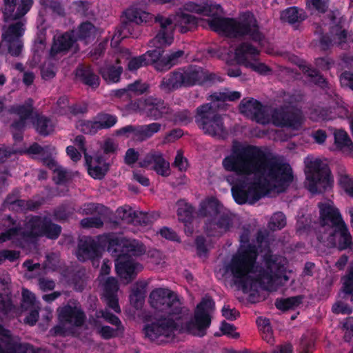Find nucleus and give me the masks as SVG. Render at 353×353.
<instances>
[{"label": "nucleus", "mask_w": 353, "mask_h": 353, "mask_svg": "<svg viewBox=\"0 0 353 353\" xmlns=\"http://www.w3.org/2000/svg\"><path fill=\"white\" fill-rule=\"evenodd\" d=\"M214 308L212 298L205 296L196 305L194 319L189 320V314L181 306L176 293L156 288V344L159 343L161 336L171 338L175 332L203 336L211 325L210 312Z\"/></svg>", "instance_id": "obj_1"}, {"label": "nucleus", "mask_w": 353, "mask_h": 353, "mask_svg": "<svg viewBox=\"0 0 353 353\" xmlns=\"http://www.w3.org/2000/svg\"><path fill=\"white\" fill-rule=\"evenodd\" d=\"M258 249L256 245H243L234 254L226 266L232 276L234 283L244 293L252 290L256 283L267 291L274 288L279 279H289L286 275V259L268 250L262 255L263 266L256 265Z\"/></svg>", "instance_id": "obj_2"}, {"label": "nucleus", "mask_w": 353, "mask_h": 353, "mask_svg": "<svg viewBox=\"0 0 353 353\" xmlns=\"http://www.w3.org/2000/svg\"><path fill=\"white\" fill-rule=\"evenodd\" d=\"M222 166L239 176L259 174L279 185L288 184L293 180L288 163L279 161L259 146L243 145L236 141L232 143L230 154L223 158Z\"/></svg>", "instance_id": "obj_3"}, {"label": "nucleus", "mask_w": 353, "mask_h": 353, "mask_svg": "<svg viewBox=\"0 0 353 353\" xmlns=\"http://www.w3.org/2000/svg\"><path fill=\"white\" fill-rule=\"evenodd\" d=\"M184 8L191 12L212 17L208 21L210 29L216 32L223 33L228 37L237 39L248 37L258 43L264 39L258 21L251 12H243L238 19H235L218 16L217 13L222 12V8L219 4H198L190 1L185 3Z\"/></svg>", "instance_id": "obj_4"}, {"label": "nucleus", "mask_w": 353, "mask_h": 353, "mask_svg": "<svg viewBox=\"0 0 353 353\" xmlns=\"http://www.w3.org/2000/svg\"><path fill=\"white\" fill-rule=\"evenodd\" d=\"M108 242V252L118 254L115 268L118 275L125 281L129 283L142 269L141 265L135 263L130 256L141 254L144 249L143 245L136 240L125 239L120 236L109 235L106 237Z\"/></svg>", "instance_id": "obj_5"}, {"label": "nucleus", "mask_w": 353, "mask_h": 353, "mask_svg": "<svg viewBox=\"0 0 353 353\" xmlns=\"http://www.w3.org/2000/svg\"><path fill=\"white\" fill-rule=\"evenodd\" d=\"M222 81L216 74L210 72L202 67L190 65L170 72L163 78L159 86L163 90L172 91L196 85H212Z\"/></svg>", "instance_id": "obj_6"}, {"label": "nucleus", "mask_w": 353, "mask_h": 353, "mask_svg": "<svg viewBox=\"0 0 353 353\" xmlns=\"http://www.w3.org/2000/svg\"><path fill=\"white\" fill-rule=\"evenodd\" d=\"M222 204L212 197L201 204L199 213L201 216L208 217L204 222L203 230L208 236L220 237L233 227V216L230 212H221Z\"/></svg>", "instance_id": "obj_7"}, {"label": "nucleus", "mask_w": 353, "mask_h": 353, "mask_svg": "<svg viewBox=\"0 0 353 353\" xmlns=\"http://www.w3.org/2000/svg\"><path fill=\"white\" fill-rule=\"evenodd\" d=\"M61 232L59 225L52 224L45 219L33 217L26 224L25 228L11 229L7 233L0 234V243L12 239L23 245L24 241H32L33 238L46 235L50 239H56Z\"/></svg>", "instance_id": "obj_8"}, {"label": "nucleus", "mask_w": 353, "mask_h": 353, "mask_svg": "<svg viewBox=\"0 0 353 353\" xmlns=\"http://www.w3.org/2000/svg\"><path fill=\"white\" fill-rule=\"evenodd\" d=\"M305 186L312 194H323L331 189L334 179L329 166L321 159L305 161Z\"/></svg>", "instance_id": "obj_9"}, {"label": "nucleus", "mask_w": 353, "mask_h": 353, "mask_svg": "<svg viewBox=\"0 0 353 353\" xmlns=\"http://www.w3.org/2000/svg\"><path fill=\"white\" fill-rule=\"evenodd\" d=\"M195 122L205 134L222 139L228 136L223 119L212 103H206L196 108Z\"/></svg>", "instance_id": "obj_10"}, {"label": "nucleus", "mask_w": 353, "mask_h": 353, "mask_svg": "<svg viewBox=\"0 0 353 353\" xmlns=\"http://www.w3.org/2000/svg\"><path fill=\"white\" fill-rule=\"evenodd\" d=\"M12 309V303L8 297V290L4 283L0 282V319ZM30 347L21 345L17 337L12 336L10 331L0 326V353H30Z\"/></svg>", "instance_id": "obj_11"}, {"label": "nucleus", "mask_w": 353, "mask_h": 353, "mask_svg": "<svg viewBox=\"0 0 353 353\" xmlns=\"http://www.w3.org/2000/svg\"><path fill=\"white\" fill-rule=\"evenodd\" d=\"M330 24L329 33L324 34L322 27L316 25L314 34L319 36V45L322 50H327L333 43L341 44L346 42L347 31L343 28L344 19L340 17L339 10H330L327 13Z\"/></svg>", "instance_id": "obj_12"}, {"label": "nucleus", "mask_w": 353, "mask_h": 353, "mask_svg": "<svg viewBox=\"0 0 353 353\" xmlns=\"http://www.w3.org/2000/svg\"><path fill=\"white\" fill-rule=\"evenodd\" d=\"M226 181L232 185V197L239 205L254 204L263 196V188L258 182H250L233 175H228Z\"/></svg>", "instance_id": "obj_13"}, {"label": "nucleus", "mask_w": 353, "mask_h": 353, "mask_svg": "<svg viewBox=\"0 0 353 353\" xmlns=\"http://www.w3.org/2000/svg\"><path fill=\"white\" fill-rule=\"evenodd\" d=\"M151 19L152 14L148 12L135 7L128 8L123 14L121 26L115 30L112 36L111 45L117 46L122 39L128 37L132 34V23L140 24L147 22Z\"/></svg>", "instance_id": "obj_14"}, {"label": "nucleus", "mask_w": 353, "mask_h": 353, "mask_svg": "<svg viewBox=\"0 0 353 353\" xmlns=\"http://www.w3.org/2000/svg\"><path fill=\"white\" fill-rule=\"evenodd\" d=\"M59 324L52 332L56 335H64L71 332L74 327L81 326L84 322L85 315L79 305H68L59 310Z\"/></svg>", "instance_id": "obj_15"}, {"label": "nucleus", "mask_w": 353, "mask_h": 353, "mask_svg": "<svg viewBox=\"0 0 353 353\" xmlns=\"http://www.w3.org/2000/svg\"><path fill=\"white\" fill-rule=\"evenodd\" d=\"M15 112L20 117L21 121L12 125L13 130H17L23 128L26 121L31 120L37 131L41 134L47 135L54 130L52 123L46 118L40 117L37 113L33 112L30 103L19 108Z\"/></svg>", "instance_id": "obj_16"}, {"label": "nucleus", "mask_w": 353, "mask_h": 353, "mask_svg": "<svg viewBox=\"0 0 353 353\" xmlns=\"http://www.w3.org/2000/svg\"><path fill=\"white\" fill-rule=\"evenodd\" d=\"M272 123L280 128L298 130L303 123V115L300 110L286 105L274 108L271 114Z\"/></svg>", "instance_id": "obj_17"}, {"label": "nucleus", "mask_w": 353, "mask_h": 353, "mask_svg": "<svg viewBox=\"0 0 353 353\" xmlns=\"http://www.w3.org/2000/svg\"><path fill=\"white\" fill-rule=\"evenodd\" d=\"M90 323L101 337L105 339L117 336L122 330L119 319L107 310L99 312L97 319L90 321Z\"/></svg>", "instance_id": "obj_18"}, {"label": "nucleus", "mask_w": 353, "mask_h": 353, "mask_svg": "<svg viewBox=\"0 0 353 353\" xmlns=\"http://www.w3.org/2000/svg\"><path fill=\"white\" fill-rule=\"evenodd\" d=\"M111 269V263L109 261H104L100 271L99 279L103 285V297L109 307L114 312H119L120 307L118 304L117 292L118 291V284L114 277L105 279V276L109 274Z\"/></svg>", "instance_id": "obj_19"}, {"label": "nucleus", "mask_w": 353, "mask_h": 353, "mask_svg": "<svg viewBox=\"0 0 353 353\" xmlns=\"http://www.w3.org/2000/svg\"><path fill=\"white\" fill-rule=\"evenodd\" d=\"M239 109L241 114L258 123L265 124L269 122L265 106L254 98H244L241 101Z\"/></svg>", "instance_id": "obj_20"}, {"label": "nucleus", "mask_w": 353, "mask_h": 353, "mask_svg": "<svg viewBox=\"0 0 353 353\" xmlns=\"http://www.w3.org/2000/svg\"><path fill=\"white\" fill-rule=\"evenodd\" d=\"M84 141L85 139L83 136H77L75 138L74 143L79 145L81 150L84 152L88 174L94 179H102L109 170V164L102 157H95L92 158L89 156L86 152Z\"/></svg>", "instance_id": "obj_21"}, {"label": "nucleus", "mask_w": 353, "mask_h": 353, "mask_svg": "<svg viewBox=\"0 0 353 353\" xmlns=\"http://www.w3.org/2000/svg\"><path fill=\"white\" fill-rule=\"evenodd\" d=\"M319 223L321 227L327 226L332 230L345 222L339 210L328 203H319Z\"/></svg>", "instance_id": "obj_22"}, {"label": "nucleus", "mask_w": 353, "mask_h": 353, "mask_svg": "<svg viewBox=\"0 0 353 353\" xmlns=\"http://www.w3.org/2000/svg\"><path fill=\"white\" fill-rule=\"evenodd\" d=\"M159 119L173 121L175 123L185 125L190 123L192 121V117L188 110H184L174 113L163 101L156 98V120Z\"/></svg>", "instance_id": "obj_23"}, {"label": "nucleus", "mask_w": 353, "mask_h": 353, "mask_svg": "<svg viewBox=\"0 0 353 353\" xmlns=\"http://www.w3.org/2000/svg\"><path fill=\"white\" fill-rule=\"evenodd\" d=\"M328 241L333 247L339 251L347 250L353 252L352 236L345 222L332 230Z\"/></svg>", "instance_id": "obj_24"}, {"label": "nucleus", "mask_w": 353, "mask_h": 353, "mask_svg": "<svg viewBox=\"0 0 353 353\" xmlns=\"http://www.w3.org/2000/svg\"><path fill=\"white\" fill-rule=\"evenodd\" d=\"M3 14L6 21L24 16L30 9L32 0H4Z\"/></svg>", "instance_id": "obj_25"}, {"label": "nucleus", "mask_w": 353, "mask_h": 353, "mask_svg": "<svg viewBox=\"0 0 353 353\" xmlns=\"http://www.w3.org/2000/svg\"><path fill=\"white\" fill-rule=\"evenodd\" d=\"M172 19L171 17H164L161 14H156V23L160 25V30L156 34V43H158L161 47L170 46L174 40Z\"/></svg>", "instance_id": "obj_26"}, {"label": "nucleus", "mask_w": 353, "mask_h": 353, "mask_svg": "<svg viewBox=\"0 0 353 353\" xmlns=\"http://www.w3.org/2000/svg\"><path fill=\"white\" fill-rule=\"evenodd\" d=\"M129 60L128 63V68L130 71H135L139 68L152 64L154 63V54L153 50H148L145 54L130 59V52L128 50L121 52L117 57V61L121 60Z\"/></svg>", "instance_id": "obj_27"}, {"label": "nucleus", "mask_w": 353, "mask_h": 353, "mask_svg": "<svg viewBox=\"0 0 353 353\" xmlns=\"http://www.w3.org/2000/svg\"><path fill=\"white\" fill-rule=\"evenodd\" d=\"M99 248L94 239L90 237L81 239L77 252V256L79 260L84 261L88 259H94L99 256Z\"/></svg>", "instance_id": "obj_28"}, {"label": "nucleus", "mask_w": 353, "mask_h": 353, "mask_svg": "<svg viewBox=\"0 0 353 353\" xmlns=\"http://www.w3.org/2000/svg\"><path fill=\"white\" fill-rule=\"evenodd\" d=\"M194 208L188 203H179L177 216L179 221L183 223L185 232H193L192 222L194 220Z\"/></svg>", "instance_id": "obj_29"}, {"label": "nucleus", "mask_w": 353, "mask_h": 353, "mask_svg": "<svg viewBox=\"0 0 353 353\" xmlns=\"http://www.w3.org/2000/svg\"><path fill=\"white\" fill-rule=\"evenodd\" d=\"M72 33H65L54 37V43L51 48V54L54 56L57 53L65 52L72 48L76 39Z\"/></svg>", "instance_id": "obj_30"}, {"label": "nucleus", "mask_w": 353, "mask_h": 353, "mask_svg": "<svg viewBox=\"0 0 353 353\" xmlns=\"http://www.w3.org/2000/svg\"><path fill=\"white\" fill-rule=\"evenodd\" d=\"M184 54L183 50H177L162 57L156 56V70L164 72L170 70L179 63V59Z\"/></svg>", "instance_id": "obj_31"}, {"label": "nucleus", "mask_w": 353, "mask_h": 353, "mask_svg": "<svg viewBox=\"0 0 353 353\" xmlns=\"http://www.w3.org/2000/svg\"><path fill=\"white\" fill-rule=\"evenodd\" d=\"M281 20L293 25L300 23L307 18L305 11L298 7H290L281 12Z\"/></svg>", "instance_id": "obj_32"}, {"label": "nucleus", "mask_w": 353, "mask_h": 353, "mask_svg": "<svg viewBox=\"0 0 353 353\" xmlns=\"http://www.w3.org/2000/svg\"><path fill=\"white\" fill-rule=\"evenodd\" d=\"M259 54V50L252 44L243 42L235 50L236 58L247 65L248 57L255 58Z\"/></svg>", "instance_id": "obj_33"}, {"label": "nucleus", "mask_w": 353, "mask_h": 353, "mask_svg": "<svg viewBox=\"0 0 353 353\" xmlns=\"http://www.w3.org/2000/svg\"><path fill=\"white\" fill-rule=\"evenodd\" d=\"M302 296H295L285 299H276L274 305L278 310L285 312L295 309L302 303Z\"/></svg>", "instance_id": "obj_34"}, {"label": "nucleus", "mask_w": 353, "mask_h": 353, "mask_svg": "<svg viewBox=\"0 0 353 353\" xmlns=\"http://www.w3.org/2000/svg\"><path fill=\"white\" fill-rule=\"evenodd\" d=\"M146 285L144 282L137 283L133 288L131 294L130 295V301L135 307H141L145 296Z\"/></svg>", "instance_id": "obj_35"}, {"label": "nucleus", "mask_w": 353, "mask_h": 353, "mask_svg": "<svg viewBox=\"0 0 353 353\" xmlns=\"http://www.w3.org/2000/svg\"><path fill=\"white\" fill-rule=\"evenodd\" d=\"M334 144L339 150L346 148L348 151H353V142L348 134L343 130H337L334 133Z\"/></svg>", "instance_id": "obj_36"}, {"label": "nucleus", "mask_w": 353, "mask_h": 353, "mask_svg": "<svg viewBox=\"0 0 353 353\" xmlns=\"http://www.w3.org/2000/svg\"><path fill=\"white\" fill-rule=\"evenodd\" d=\"M122 72V68L119 65L114 66L106 64L101 69V74L104 80L108 83L119 81Z\"/></svg>", "instance_id": "obj_37"}, {"label": "nucleus", "mask_w": 353, "mask_h": 353, "mask_svg": "<svg viewBox=\"0 0 353 353\" xmlns=\"http://www.w3.org/2000/svg\"><path fill=\"white\" fill-rule=\"evenodd\" d=\"M47 166L54 173V180L57 183H62L69 178V174L62 167L57 165L54 159H48L45 161Z\"/></svg>", "instance_id": "obj_38"}, {"label": "nucleus", "mask_w": 353, "mask_h": 353, "mask_svg": "<svg viewBox=\"0 0 353 353\" xmlns=\"http://www.w3.org/2000/svg\"><path fill=\"white\" fill-rule=\"evenodd\" d=\"M96 29L94 26L90 23H83L78 30L74 32V37H77L80 40H86L94 37Z\"/></svg>", "instance_id": "obj_39"}, {"label": "nucleus", "mask_w": 353, "mask_h": 353, "mask_svg": "<svg viewBox=\"0 0 353 353\" xmlns=\"http://www.w3.org/2000/svg\"><path fill=\"white\" fill-rule=\"evenodd\" d=\"M76 75L81 77L85 84L92 88H96L99 84V77L94 74L90 69H79L77 71Z\"/></svg>", "instance_id": "obj_40"}, {"label": "nucleus", "mask_w": 353, "mask_h": 353, "mask_svg": "<svg viewBox=\"0 0 353 353\" xmlns=\"http://www.w3.org/2000/svg\"><path fill=\"white\" fill-rule=\"evenodd\" d=\"M306 8L311 14H325L327 12L329 4L326 0H305Z\"/></svg>", "instance_id": "obj_41"}, {"label": "nucleus", "mask_w": 353, "mask_h": 353, "mask_svg": "<svg viewBox=\"0 0 353 353\" xmlns=\"http://www.w3.org/2000/svg\"><path fill=\"white\" fill-rule=\"evenodd\" d=\"M97 126L99 130L107 129L114 126L117 122L116 116L106 113L98 114L95 117Z\"/></svg>", "instance_id": "obj_42"}, {"label": "nucleus", "mask_w": 353, "mask_h": 353, "mask_svg": "<svg viewBox=\"0 0 353 353\" xmlns=\"http://www.w3.org/2000/svg\"><path fill=\"white\" fill-rule=\"evenodd\" d=\"M315 348V341L312 336L303 335L301 338L298 353H312Z\"/></svg>", "instance_id": "obj_43"}, {"label": "nucleus", "mask_w": 353, "mask_h": 353, "mask_svg": "<svg viewBox=\"0 0 353 353\" xmlns=\"http://www.w3.org/2000/svg\"><path fill=\"white\" fill-rule=\"evenodd\" d=\"M156 173L162 176L170 174V163L165 160L161 154L156 152Z\"/></svg>", "instance_id": "obj_44"}, {"label": "nucleus", "mask_w": 353, "mask_h": 353, "mask_svg": "<svg viewBox=\"0 0 353 353\" xmlns=\"http://www.w3.org/2000/svg\"><path fill=\"white\" fill-rule=\"evenodd\" d=\"M117 216L126 223H134L136 221L137 215L134 211L129 206H123L117 209Z\"/></svg>", "instance_id": "obj_45"}, {"label": "nucleus", "mask_w": 353, "mask_h": 353, "mask_svg": "<svg viewBox=\"0 0 353 353\" xmlns=\"http://www.w3.org/2000/svg\"><path fill=\"white\" fill-rule=\"evenodd\" d=\"M286 225V217L282 212H275L269 222V228L272 230H281Z\"/></svg>", "instance_id": "obj_46"}, {"label": "nucleus", "mask_w": 353, "mask_h": 353, "mask_svg": "<svg viewBox=\"0 0 353 353\" xmlns=\"http://www.w3.org/2000/svg\"><path fill=\"white\" fill-rule=\"evenodd\" d=\"M76 127L85 134H95L99 130L95 118L92 121L79 120Z\"/></svg>", "instance_id": "obj_47"}, {"label": "nucleus", "mask_w": 353, "mask_h": 353, "mask_svg": "<svg viewBox=\"0 0 353 353\" xmlns=\"http://www.w3.org/2000/svg\"><path fill=\"white\" fill-rule=\"evenodd\" d=\"M148 86L145 83H141L139 81H136L135 83L129 85L126 89H123L121 90L117 91L118 95H121L125 92H132L135 94H141L147 91Z\"/></svg>", "instance_id": "obj_48"}, {"label": "nucleus", "mask_w": 353, "mask_h": 353, "mask_svg": "<svg viewBox=\"0 0 353 353\" xmlns=\"http://www.w3.org/2000/svg\"><path fill=\"white\" fill-rule=\"evenodd\" d=\"M339 183L345 193L353 198V178L347 174H343L340 176Z\"/></svg>", "instance_id": "obj_49"}, {"label": "nucleus", "mask_w": 353, "mask_h": 353, "mask_svg": "<svg viewBox=\"0 0 353 353\" xmlns=\"http://www.w3.org/2000/svg\"><path fill=\"white\" fill-rule=\"evenodd\" d=\"M336 113L339 117L347 119L353 136V114L344 105H338L336 108Z\"/></svg>", "instance_id": "obj_50"}, {"label": "nucleus", "mask_w": 353, "mask_h": 353, "mask_svg": "<svg viewBox=\"0 0 353 353\" xmlns=\"http://www.w3.org/2000/svg\"><path fill=\"white\" fill-rule=\"evenodd\" d=\"M220 330L223 335H226L232 339H238L239 334L235 332L236 327L233 324L227 323L225 321H223L221 323Z\"/></svg>", "instance_id": "obj_51"}, {"label": "nucleus", "mask_w": 353, "mask_h": 353, "mask_svg": "<svg viewBox=\"0 0 353 353\" xmlns=\"http://www.w3.org/2000/svg\"><path fill=\"white\" fill-rule=\"evenodd\" d=\"M23 296V303L22 306L28 308V307H38L36 305V299L35 296L31 292L28 290H23L22 292Z\"/></svg>", "instance_id": "obj_52"}, {"label": "nucleus", "mask_w": 353, "mask_h": 353, "mask_svg": "<svg viewBox=\"0 0 353 353\" xmlns=\"http://www.w3.org/2000/svg\"><path fill=\"white\" fill-rule=\"evenodd\" d=\"M179 23L182 25H188L190 27L195 28L197 26V18L190 14L181 12L178 15Z\"/></svg>", "instance_id": "obj_53"}, {"label": "nucleus", "mask_w": 353, "mask_h": 353, "mask_svg": "<svg viewBox=\"0 0 353 353\" xmlns=\"http://www.w3.org/2000/svg\"><path fill=\"white\" fill-rule=\"evenodd\" d=\"M196 253L198 256H201L205 255L208 252V249L206 245V239L203 235L197 236L194 240Z\"/></svg>", "instance_id": "obj_54"}, {"label": "nucleus", "mask_w": 353, "mask_h": 353, "mask_svg": "<svg viewBox=\"0 0 353 353\" xmlns=\"http://www.w3.org/2000/svg\"><path fill=\"white\" fill-rule=\"evenodd\" d=\"M75 141V139L74 140ZM74 145L68 146L66 148V152L68 156L70 158L72 161L74 162H77L81 158V152H83L79 148V145H77L74 141H73Z\"/></svg>", "instance_id": "obj_55"}, {"label": "nucleus", "mask_w": 353, "mask_h": 353, "mask_svg": "<svg viewBox=\"0 0 353 353\" xmlns=\"http://www.w3.org/2000/svg\"><path fill=\"white\" fill-rule=\"evenodd\" d=\"M339 79L342 87L348 88L353 91V72H343L339 77Z\"/></svg>", "instance_id": "obj_56"}, {"label": "nucleus", "mask_w": 353, "mask_h": 353, "mask_svg": "<svg viewBox=\"0 0 353 353\" xmlns=\"http://www.w3.org/2000/svg\"><path fill=\"white\" fill-rule=\"evenodd\" d=\"M159 234L163 238H165L167 240L176 242L180 241V237L178 236L176 232L170 228H162L159 230Z\"/></svg>", "instance_id": "obj_57"}, {"label": "nucleus", "mask_w": 353, "mask_h": 353, "mask_svg": "<svg viewBox=\"0 0 353 353\" xmlns=\"http://www.w3.org/2000/svg\"><path fill=\"white\" fill-rule=\"evenodd\" d=\"M183 135V131L181 128H174L166 133L163 143L174 142Z\"/></svg>", "instance_id": "obj_58"}, {"label": "nucleus", "mask_w": 353, "mask_h": 353, "mask_svg": "<svg viewBox=\"0 0 353 353\" xmlns=\"http://www.w3.org/2000/svg\"><path fill=\"white\" fill-rule=\"evenodd\" d=\"M172 165L177 168L181 172L186 170L188 167V160L187 159L184 158L181 150L177 151Z\"/></svg>", "instance_id": "obj_59"}, {"label": "nucleus", "mask_w": 353, "mask_h": 353, "mask_svg": "<svg viewBox=\"0 0 353 353\" xmlns=\"http://www.w3.org/2000/svg\"><path fill=\"white\" fill-rule=\"evenodd\" d=\"M250 67L255 72L260 74L266 75L272 72V69L268 66L265 63H249Z\"/></svg>", "instance_id": "obj_60"}, {"label": "nucleus", "mask_w": 353, "mask_h": 353, "mask_svg": "<svg viewBox=\"0 0 353 353\" xmlns=\"http://www.w3.org/2000/svg\"><path fill=\"white\" fill-rule=\"evenodd\" d=\"M19 254L18 252L12 250H2L0 252V263L6 260L14 261L19 258Z\"/></svg>", "instance_id": "obj_61"}, {"label": "nucleus", "mask_w": 353, "mask_h": 353, "mask_svg": "<svg viewBox=\"0 0 353 353\" xmlns=\"http://www.w3.org/2000/svg\"><path fill=\"white\" fill-rule=\"evenodd\" d=\"M222 315L229 321H234L239 316V312L235 309H230V306L224 305L221 310Z\"/></svg>", "instance_id": "obj_62"}, {"label": "nucleus", "mask_w": 353, "mask_h": 353, "mask_svg": "<svg viewBox=\"0 0 353 353\" xmlns=\"http://www.w3.org/2000/svg\"><path fill=\"white\" fill-rule=\"evenodd\" d=\"M138 108L148 114H152V111L154 109V105L153 103L152 99H150L147 101H139L138 104Z\"/></svg>", "instance_id": "obj_63"}, {"label": "nucleus", "mask_w": 353, "mask_h": 353, "mask_svg": "<svg viewBox=\"0 0 353 353\" xmlns=\"http://www.w3.org/2000/svg\"><path fill=\"white\" fill-rule=\"evenodd\" d=\"M343 285H345L347 290L350 292L353 285V264L349 267L347 274L343 277Z\"/></svg>", "instance_id": "obj_64"}]
</instances>
